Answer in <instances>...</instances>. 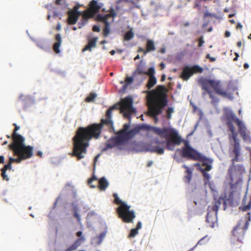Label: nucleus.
<instances>
[{
    "label": "nucleus",
    "instance_id": "obj_42",
    "mask_svg": "<svg viewBox=\"0 0 251 251\" xmlns=\"http://www.w3.org/2000/svg\"><path fill=\"white\" fill-rule=\"evenodd\" d=\"M136 73H137L140 75H145L146 74V72L144 71L143 68L138 67L134 73V74Z\"/></svg>",
    "mask_w": 251,
    "mask_h": 251
},
{
    "label": "nucleus",
    "instance_id": "obj_18",
    "mask_svg": "<svg viewBox=\"0 0 251 251\" xmlns=\"http://www.w3.org/2000/svg\"><path fill=\"white\" fill-rule=\"evenodd\" d=\"M121 144H122L119 140L117 139L116 136L112 137L111 138L107 140V141L106 142L104 150H106L108 149L113 148L116 147V146Z\"/></svg>",
    "mask_w": 251,
    "mask_h": 251
},
{
    "label": "nucleus",
    "instance_id": "obj_50",
    "mask_svg": "<svg viewBox=\"0 0 251 251\" xmlns=\"http://www.w3.org/2000/svg\"><path fill=\"white\" fill-rule=\"evenodd\" d=\"M93 30L95 32H99L100 31V28L99 26L95 25L93 27Z\"/></svg>",
    "mask_w": 251,
    "mask_h": 251
},
{
    "label": "nucleus",
    "instance_id": "obj_28",
    "mask_svg": "<svg viewBox=\"0 0 251 251\" xmlns=\"http://www.w3.org/2000/svg\"><path fill=\"white\" fill-rule=\"evenodd\" d=\"M108 186V182L104 177L101 178L99 181V188L101 190H105Z\"/></svg>",
    "mask_w": 251,
    "mask_h": 251
},
{
    "label": "nucleus",
    "instance_id": "obj_13",
    "mask_svg": "<svg viewBox=\"0 0 251 251\" xmlns=\"http://www.w3.org/2000/svg\"><path fill=\"white\" fill-rule=\"evenodd\" d=\"M184 147L181 150V154L184 158L191 159L193 160L199 159L201 156V153L190 146L188 141H184Z\"/></svg>",
    "mask_w": 251,
    "mask_h": 251
},
{
    "label": "nucleus",
    "instance_id": "obj_20",
    "mask_svg": "<svg viewBox=\"0 0 251 251\" xmlns=\"http://www.w3.org/2000/svg\"><path fill=\"white\" fill-rule=\"evenodd\" d=\"M85 241L84 236L80 237L77 239L75 242L65 251H73L77 248Z\"/></svg>",
    "mask_w": 251,
    "mask_h": 251
},
{
    "label": "nucleus",
    "instance_id": "obj_33",
    "mask_svg": "<svg viewBox=\"0 0 251 251\" xmlns=\"http://www.w3.org/2000/svg\"><path fill=\"white\" fill-rule=\"evenodd\" d=\"M201 171L203 174L204 177L203 181L205 185H206L209 181L210 178V175L208 173H206L205 170L203 169H201Z\"/></svg>",
    "mask_w": 251,
    "mask_h": 251
},
{
    "label": "nucleus",
    "instance_id": "obj_46",
    "mask_svg": "<svg viewBox=\"0 0 251 251\" xmlns=\"http://www.w3.org/2000/svg\"><path fill=\"white\" fill-rule=\"evenodd\" d=\"M207 17H216V15L215 14H212V13H209L208 11H206L204 13V15H203V17L204 18Z\"/></svg>",
    "mask_w": 251,
    "mask_h": 251
},
{
    "label": "nucleus",
    "instance_id": "obj_54",
    "mask_svg": "<svg viewBox=\"0 0 251 251\" xmlns=\"http://www.w3.org/2000/svg\"><path fill=\"white\" fill-rule=\"evenodd\" d=\"M37 45L39 47L41 48V49H43L44 48V44L43 43H38Z\"/></svg>",
    "mask_w": 251,
    "mask_h": 251
},
{
    "label": "nucleus",
    "instance_id": "obj_22",
    "mask_svg": "<svg viewBox=\"0 0 251 251\" xmlns=\"http://www.w3.org/2000/svg\"><path fill=\"white\" fill-rule=\"evenodd\" d=\"M13 125L15 126V128L11 135L13 142H16L25 139L22 135L17 133V131L19 129L20 127L18 126L16 124H14Z\"/></svg>",
    "mask_w": 251,
    "mask_h": 251
},
{
    "label": "nucleus",
    "instance_id": "obj_3",
    "mask_svg": "<svg viewBox=\"0 0 251 251\" xmlns=\"http://www.w3.org/2000/svg\"><path fill=\"white\" fill-rule=\"evenodd\" d=\"M168 89L165 86L158 85L151 91L147 92L149 112L151 116L156 117L162 112L167 105Z\"/></svg>",
    "mask_w": 251,
    "mask_h": 251
},
{
    "label": "nucleus",
    "instance_id": "obj_9",
    "mask_svg": "<svg viewBox=\"0 0 251 251\" xmlns=\"http://www.w3.org/2000/svg\"><path fill=\"white\" fill-rule=\"evenodd\" d=\"M223 203L226 209V202L224 199L220 198L218 199H215L211 205H209L207 208V214L206 221L208 226L211 227H214L215 223L217 221V212L220 206Z\"/></svg>",
    "mask_w": 251,
    "mask_h": 251
},
{
    "label": "nucleus",
    "instance_id": "obj_23",
    "mask_svg": "<svg viewBox=\"0 0 251 251\" xmlns=\"http://www.w3.org/2000/svg\"><path fill=\"white\" fill-rule=\"evenodd\" d=\"M97 40V37H94L89 40L88 44L83 49L82 51H84L87 50L91 51L92 48L96 47Z\"/></svg>",
    "mask_w": 251,
    "mask_h": 251
},
{
    "label": "nucleus",
    "instance_id": "obj_1",
    "mask_svg": "<svg viewBox=\"0 0 251 251\" xmlns=\"http://www.w3.org/2000/svg\"><path fill=\"white\" fill-rule=\"evenodd\" d=\"M118 109V105L115 104L107 110L105 118H102L100 123L93 124L85 127L78 128L75 136L73 138L72 153V155L75 156L77 160H80L85 157V154L87 153V148L89 146L90 140L92 139H99L104 126L109 131L114 130L112 113L114 110Z\"/></svg>",
    "mask_w": 251,
    "mask_h": 251
},
{
    "label": "nucleus",
    "instance_id": "obj_12",
    "mask_svg": "<svg viewBox=\"0 0 251 251\" xmlns=\"http://www.w3.org/2000/svg\"><path fill=\"white\" fill-rule=\"evenodd\" d=\"M116 16V13L115 10L111 8L110 13L104 15H102L101 14H98L96 17V20L98 22H102L104 23L105 26L103 30V34L104 36H107L110 33V28L109 25L110 23L108 22V20L109 18H112V22L113 21V18Z\"/></svg>",
    "mask_w": 251,
    "mask_h": 251
},
{
    "label": "nucleus",
    "instance_id": "obj_37",
    "mask_svg": "<svg viewBox=\"0 0 251 251\" xmlns=\"http://www.w3.org/2000/svg\"><path fill=\"white\" fill-rule=\"evenodd\" d=\"M74 212V217L76 218L77 220V221L80 223V215L78 213V208L77 206H75L73 208Z\"/></svg>",
    "mask_w": 251,
    "mask_h": 251
},
{
    "label": "nucleus",
    "instance_id": "obj_57",
    "mask_svg": "<svg viewBox=\"0 0 251 251\" xmlns=\"http://www.w3.org/2000/svg\"><path fill=\"white\" fill-rule=\"evenodd\" d=\"M82 232L79 231H78L76 232V236L79 237V238H80V237H82Z\"/></svg>",
    "mask_w": 251,
    "mask_h": 251
},
{
    "label": "nucleus",
    "instance_id": "obj_45",
    "mask_svg": "<svg viewBox=\"0 0 251 251\" xmlns=\"http://www.w3.org/2000/svg\"><path fill=\"white\" fill-rule=\"evenodd\" d=\"M78 8H79V6L76 5L74 7L73 10H70L69 11L73 12L74 13H75V14H78V13L79 14L81 15V12L80 11H78Z\"/></svg>",
    "mask_w": 251,
    "mask_h": 251
},
{
    "label": "nucleus",
    "instance_id": "obj_19",
    "mask_svg": "<svg viewBox=\"0 0 251 251\" xmlns=\"http://www.w3.org/2000/svg\"><path fill=\"white\" fill-rule=\"evenodd\" d=\"M67 14L68 15L67 22L69 25H74L76 24L80 16L78 13V14H75L73 12H70L69 11L67 12Z\"/></svg>",
    "mask_w": 251,
    "mask_h": 251
},
{
    "label": "nucleus",
    "instance_id": "obj_49",
    "mask_svg": "<svg viewBox=\"0 0 251 251\" xmlns=\"http://www.w3.org/2000/svg\"><path fill=\"white\" fill-rule=\"evenodd\" d=\"M206 238V237L202 238L201 240L199 241L197 244L196 245V246L198 245H203L205 243L204 242L205 239Z\"/></svg>",
    "mask_w": 251,
    "mask_h": 251
},
{
    "label": "nucleus",
    "instance_id": "obj_15",
    "mask_svg": "<svg viewBox=\"0 0 251 251\" xmlns=\"http://www.w3.org/2000/svg\"><path fill=\"white\" fill-rule=\"evenodd\" d=\"M88 5V9L92 13V14L95 15L100 11L103 6V4L102 3H98L96 0H92L89 2Z\"/></svg>",
    "mask_w": 251,
    "mask_h": 251
},
{
    "label": "nucleus",
    "instance_id": "obj_4",
    "mask_svg": "<svg viewBox=\"0 0 251 251\" xmlns=\"http://www.w3.org/2000/svg\"><path fill=\"white\" fill-rule=\"evenodd\" d=\"M199 84L201 85L202 90L205 91L211 99V102L214 104L219 101V99L215 97L211 89L218 95L223 97H227L228 95V88H224L220 80L201 78L199 80Z\"/></svg>",
    "mask_w": 251,
    "mask_h": 251
},
{
    "label": "nucleus",
    "instance_id": "obj_26",
    "mask_svg": "<svg viewBox=\"0 0 251 251\" xmlns=\"http://www.w3.org/2000/svg\"><path fill=\"white\" fill-rule=\"evenodd\" d=\"M12 163L9 161L7 164H6L4 166V167L1 169V176L2 177L3 179L6 180L8 181L9 180L7 176L6 175V171L7 170H12Z\"/></svg>",
    "mask_w": 251,
    "mask_h": 251
},
{
    "label": "nucleus",
    "instance_id": "obj_29",
    "mask_svg": "<svg viewBox=\"0 0 251 251\" xmlns=\"http://www.w3.org/2000/svg\"><path fill=\"white\" fill-rule=\"evenodd\" d=\"M182 167L186 170L185 173L187 174V175L185 176V178L186 179L187 182L189 183L191 180L192 172L186 165H183Z\"/></svg>",
    "mask_w": 251,
    "mask_h": 251
},
{
    "label": "nucleus",
    "instance_id": "obj_5",
    "mask_svg": "<svg viewBox=\"0 0 251 251\" xmlns=\"http://www.w3.org/2000/svg\"><path fill=\"white\" fill-rule=\"evenodd\" d=\"M8 147L13 151L14 155L20 156L24 160L30 158L33 154V147L29 145L26 146L25 139L12 142L8 145Z\"/></svg>",
    "mask_w": 251,
    "mask_h": 251
},
{
    "label": "nucleus",
    "instance_id": "obj_14",
    "mask_svg": "<svg viewBox=\"0 0 251 251\" xmlns=\"http://www.w3.org/2000/svg\"><path fill=\"white\" fill-rule=\"evenodd\" d=\"M203 69L198 65H194L191 67L186 66L182 69L180 77L183 80H187L194 74L201 73Z\"/></svg>",
    "mask_w": 251,
    "mask_h": 251
},
{
    "label": "nucleus",
    "instance_id": "obj_55",
    "mask_svg": "<svg viewBox=\"0 0 251 251\" xmlns=\"http://www.w3.org/2000/svg\"><path fill=\"white\" fill-rule=\"evenodd\" d=\"M4 160V157L2 155H0V164L3 163Z\"/></svg>",
    "mask_w": 251,
    "mask_h": 251
},
{
    "label": "nucleus",
    "instance_id": "obj_53",
    "mask_svg": "<svg viewBox=\"0 0 251 251\" xmlns=\"http://www.w3.org/2000/svg\"><path fill=\"white\" fill-rule=\"evenodd\" d=\"M145 49H144L142 47H140L138 49L137 52H144V54L145 55Z\"/></svg>",
    "mask_w": 251,
    "mask_h": 251
},
{
    "label": "nucleus",
    "instance_id": "obj_60",
    "mask_svg": "<svg viewBox=\"0 0 251 251\" xmlns=\"http://www.w3.org/2000/svg\"><path fill=\"white\" fill-rule=\"evenodd\" d=\"M59 14L58 12L55 11L53 12L52 16L53 17H56L59 16Z\"/></svg>",
    "mask_w": 251,
    "mask_h": 251
},
{
    "label": "nucleus",
    "instance_id": "obj_51",
    "mask_svg": "<svg viewBox=\"0 0 251 251\" xmlns=\"http://www.w3.org/2000/svg\"><path fill=\"white\" fill-rule=\"evenodd\" d=\"M129 127V124H125L124 125V127H123V128L122 129V130H124L125 131H128V129Z\"/></svg>",
    "mask_w": 251,
    "mask_h": 251
},
{
    "label": "nucleus",
    "instance_id": "obj_59",
    "mask_svg": "<svg viewBox=\"0 0 251 251\" xmlns=\"http://www.w3.org/2000/svg\"><path fill=\"white\" fill-rule=\"evenodd\" d=\"M194 166L198 167V169L201 171V167L200 164L197 163L194 164Z\"/></svg>",
    "mask_w": 251,
    "mask_h": 251
},
{
    "label": "nucleus",
    "instance_id": "obj_56",
    "mask_svg": "<svg viewBox=\"0 0 251 251\" xmlns=\"http://www.w3.org/2000/svg\"><path fill=\"white\" fill-rule=\"evenodd\" d=\"M230 35V33L228 31H226L225 33V37H229Z\"/></svg>",
    "mask_w": 251,
    "mask_h": 251
},
{
    "label": "nucleus",
    "instance_id": "obj_30",
    "mask_svg": "<svg viewBox=\"0 0 251 251\" xmlns=\"http://www.w3.org/2000/svg\"><path fill=\"white\" fill-rule=\"evenodd\" d=\"M156 83V79L154 75L149 76L148 82L147 84V87L148 89L152 88Z\"/></svg>",
    "mask_w": 251,
    "mask_h": 251
},
{
    "label": "nucleus",
    "instance_id": "obj_47",
    "mask_svg": "<svg viewBox=\"0 0 251 251\" xmlns=\"http://www.w3.org/2000/svg\"><path fill=\"white\" fill-rule=\"evenodd\" d=\"M198 41H199L198 46L199 47H201L203 45V44H204V41L203 40V37H200Z\"/></svg>",
    "mask_w": 251,
    "mask_h": 251
},
{
    "label": "nucleus",
    "instance_id": "obj_27",
    "mask_svg": "<svg viewBox=\"0 0 251 251\" xmlns=\"http://www.w3.org/2000/svg\"><path fill=\"white\" fill-rule=\"evenodd\" d=\"M126 131L121 129L117 133V135L116 138L119 140L122 144L126 142Z\"/></svg>",
    "mask_w": 251,
    "mask_h": 251
},
{
    "label": "nucleus",
    "instance_id": "obj_24",
    "mask_svg": "<svg viewBox=\"0 0 251 251\" xmlns=\"http://www.w3.org/2000/svg\"><path fill=\"white\" fill-rule=\"evenodd\" d=\"M155 46L153 41L151 39L147 40L146 48L145 50V55L148 52L154 51L155 50Z\"/></svg>",
    "mask_w": 251,
    "mask_h": 251
},
{
    "label": "nucleus",
    "instance_id": "obj_16",
    "mask_svg": "<svg viewBox=\"0 0 251 251\" xmlns=\"http://www.w3.org/2000/svg\"><path fill=\"white\" fill-rule=\"evenodd\" d=\"M196 161H199L202 163V165L205 166V168L204 169L206 171H209L212 169L211 164L213 162V160L206 157V156L202 155L201 153V156L199 159H196Z\"/></svg>",
    "mask_w": 251,
    "mask_h": 251
},
{
    "label": "nucleus",
    "instance_id": "obj_25",
    "mask_svg": "<svg viewBox=\"0 0 251 251\" xmlns=\"http://www.w3.org/2000/svg\"><path fill=\"white\" fill-rule=\"evenodd\" d=\"M140 128H134L130 130L126 131V142L133 138L135 135L139 132Z\"/></svg>",
    "mask_w": 251,
    "mask_h": 251
},
{
    "label": "nucleus",
    "instance_id": "obj_6",
    "mask_svg": "<svg viewBox=\"0 0 251 251\" xmlns=\"http://www.w3.org/2000/svg\"><path fill=\"white\" fill-rule=\"evenodd\" d=\"M151 130L155 134L166 139V147L168 150L172 149L171 148L172 143L178 145L181 142L180 137L178 135L176 131L173 129H170L167 128L161 129L158 127H152Z\"/></svg>",
    "mask_w": 251,
    "mask_h": 251
},
{
    "label": "nucleus",
    "instance_id": "obj_48",
    "mask_svg": "<svg viewBox=\"0 0 251 251\" xmlns=\"http://www.w3.org/2000/svg\"><path fill=\"white\" fill-rule=\"evenodd\" d=\"M206 58L209 59L210 62H214L216 60V58L214 57H211L209 54H207L206 55Z\"/></svg>",
    "mask_w": 251,
    "mask_h": 251
},
{
    "label": "nucleus",
    "instance_id": "obj_58",
    "mask_svg": "<svg viewBox=\"0 0 251 251\" xmlns=\"http://www.w3.org/2000/svg\"><path fill=\"white\" fill-rule=\"evenodd\" d=\"M166 79V75L163 74L161 76V81H165Z\"/></svg>",
    "mask_w": 251,
    "mask_h": 251
},
{
    "label": "nucleus",
    "instance_id": "obj_32",
    "mask_svg": "<svg viewBox=\"0 0 251 251\" xmlns=\"http://www.w3.org/2000/svg\"><path fill=\"white\" fill-rule=\"evenodd\" d=\"M150 151L152 152H156L159 154H162L164 153V150L163 148H160L158 146L152 147L150 149Z\"/></svg>",
    "mask_w": 251,
    "mask_h": 251
},
{
    "label": "nucleus",
    "instance_id": "obj_64",
    "mask_svg": "<svg viewBox=\"0 0 251 251\" xmlns=\"http://www.w3.org/2000/svg\"><path fill=\"white\" fill-rule=\"evenodd\" d=\"M152 161H149V162L148 163V164H147V167H151V166L152 165Z\"/></svg>",
    "mask_w": 251,
    "mask_h": 251
},
{
    "label": "nucleus",
    "instance_id": "obj_39",
    "mask_svg": "<svg viewBox=\"0 0 251 251\" xmlns=\"http://www.w3.org/2000/svg\"><path fill=\"white\" fill-rule=\"evenodd\" d=\"M96 94L95 93H90V94L86 98L85 100L87 102H90L91 101L94 100L96 98Z\"/></svg>",
    "mask_w": 251,
    "mask_h": 251
},
{
    "label": "nucleus",
    "instance_id": "obj_8",
    "mask_svg": "<svg viewBox=\"0 0 251 251\" xmlns=\"http://www.w3.org/2000/svg\"><path fill=\"white\" fill-rule=\"evenodd\" d=\"M234 158L231 159L232 165L228 169V174L230 177L229 184L230 189L233 192L236 190L242 182L241 175L245 173V170L242 165H235L236 161H232Z\"/></svg>",
    "mask_w": 251,
    "mask_h": 251
},
{
    "label": "nucleus",
    "instance_id": "obj_62",
    "mask_svg": "<svg viewBox=\"0 0 251 251\" xmlns=\"http://www.w3.org/2000/svg\"><path fill=\"white\" fill-rule=\"evenodd\" d=\"M242 28V25L240 23H238V24L236 25V28L238 29V28Z\"/></svg>",
    "mask_w": 251,
    "mask_h": 251
},
{
    "label": "nucleus",
    "instance_id": "obj_52",
    "mask_svg": "<svg viewBox=\"0 0 251 251\" xmlns=\"http://www.w3.org/2000/svg\"><path fill=\"white\" fill-rule=\"evenodd\" d=\"M141 227H142V223L141 222H138L137 224L136 227L135 228L138 230L139 229L141 228Z\"/></svg>",
    "mask_w": 251,
    "mask_h": 251
},
{
    "label": "nucleus",
    "instance_id": "obj_17",
    "mask_svg": "<svg viewBox=\"0 0 251 251\" xmlns=\"http://www.w3.org/2000/svg\"><path fill=\"white\" fill-rule=\"evenodd\" d=\"M81 15L82 16V20L81 23L79 24L81 25L79 27V28H80L81 26L84 25L87 23L89 18H93L95 16L94 14H92V13L88 9L84 10L81 12Z\"/></svg>",
    "mask_w": 251,
    "mask_h": 251
},
{
    "label": "nucleus",
    "instance_id": "obj_43",
    "mask_svg": "<svg viewBox=\"0 0 251 251\" xmlns=\"http://www.w3.org/2000/svg\"><path fill=\"white\" fill-rule=\"evenodd\" d=\"M97 179V178L96 176H92V177H91V178H90L88 180V184L90 185L91 187L95 188V186L92 185L91 183L93 181L96 180Z\"/></svg>",
    "mask_w": 251,
    "mask_h": 251
},
{
    "label": "nucleus",
    "instance_id": "obj_36",
    "mask_svg": "<svg viewBox=\"0 0 251 251\" xmlns=\"http://www.w3.org/2000/svg\"><path fill=\"white\" fill-rule=\"evenodd\" d=\"M18 158H14L13 157H10L9 158V161L10 162V163H20L22 161L24 160L20 156H17Z\"/></svg>",
    "mask_w": 251,
    "mask_h": 251
},
{
    "label": "nucleus",
    "instance_id": "obj_63",
    "mask_svg": "<svg viewBox=\"0 0 251 251\" xmlns=\"http://www.w3.org/2000/svg\"><path fill=\"white\" fill-rule=\"evenodd\" d=\"M56 29L57 30H60L61 29V25L60 24V23H58L56 26Z\"/></svg>",
    "mask_w": 251,
    "mask_h": 251
},
{
    "label": "nucleus",
    "instance_id": "obj_41",
    "mask_svg": "<svg viewBox=\"0 0 251 251\" xmlns=\"http://www.w3.org/2000/svg\"><path fill=\"white\" fill-rule=\"evenodd\" d=\"M133 81V78L131 76H127L125 79L126 84L125 85V87H126L127 85L131 83Z\"/></svg>",
    "mask_w": 251,
    "mask_h": 251
},
{
    "label": "nucleus",
    "instance_id": "obj_11",
    "mask_svg": "<svg viewBox=\"0 0 251 251\" xmlns=\"http://www.w3.org/2000/svg\"><path fill=\"white\" fill-rule=\"evenodd\" d=\"M249 223L247 221L240 220L232 230V235L235 240L242 242L247 229Z\"/></svg>",
    "mask_w": 251,
    "mask_h": 251
},
{
    "label": "nucleus",
    "instance_id": "obj_2",
    "mask_svg": "<svg viewBox=\"0 0 251 251\" xmlns=\"http://www.w3.org/2000/svg\"><path fill=\"white\" fill-rule=\"evenodd\" d=\"M224 114L222 117L226 122L228 128V139L229 143V153L230 156H234L232 161H239L241 148L239 139L237 138L238 132L236 131L234 124H236L238 127V131L244 141L251 142V137L248 133L246 127L242 121L237 118L234 113L228 108L225 107L223 109Z\"/></svg>",
    "mask_w": 251,
    "mask_h": 251
},
{
    "label": "nucleus",
    "instance_id": "obj_10",
    "mask_svg": "<svg viewBox=\"0 0 251 251\" xmlns=\"http://www.w3.org/2000/svg\"><path fill=\"white\" fill-rule=\"evenodd\" d=\"M133 103V99L131 97L128 96L122 100L120 103V112L123 114L125 118L130 120V114L135 113L136 110L132 105Z\"/></svg>",
    "mask_w": 251,
    "mask_h": 251
},
{
    "label": "nucleus",
    "instance_id": "obj_35",
    "mask_svg": "<svg viewBox=\"0 0 251 251\" xmlns=\"http://www.w3.org/2000/svg\"><path fill=\"white\" fill-rule=\"evenodd\" d=\"M55 4L61 5L63 8H66L68 6V4L67 3L66 0H56Z\"/></svg>",
    "mask_w": 251,
    "mask_h": 251
},
{
    "label": "nucleus",
    "instance_id": "obj_40",
    "mask_svg": "<svg viewBox=\"0 0 251 251\" xmlns=\"http://www.w3.org/2000/svg\"><path fill=\"white\" fill-rule=\"evenodd\" d=\"M174 112V108L172 107H169L167 110V118L170 119L172 118V113Z\"/></svg>",
    "mask_w": 251,
    "mask_h": 251
},
{
    "label": "nucleus",
    "instance_id": "obj_34",
    "mask_svg": "<svg viewBox=\"0 0 251 251\" xmlns=\"http://www.w3.org/2000/svg\"><path fill=\"white\" fill-rule=\"evenodd\" d=\"M134 37V33L132 29H131L127 31L124 36V40L126 41H129Z\"/></svg>",
    "mask_w": 251,
    "mask_h": 251
},
{
    "label": "nucleus",
    "instance_id": "obj_21",
    "mask_svg": "<svg viewBox=\"0 0 251 251\" xmlns=\"http://www.w3.org/2000/svg\"><path fill=\"white\" fill-rule=\"evenodd\" d=\"M55 39L56 42L53 45V50L56 53H59L60 51L59 48L62 43L61 35L59 33L56 34L55 36Z\"/></svg>",
    "mask_w": 251,
    "mask_h": 251
},
{
    "label": "nucleus",
    "instance_id": "obj_61",
    "mask_svg": "<svg viewBox=\"0 0 251 251\" xmlns=\"http://www.w3.org/2000/svg\"><path fill=\"white\" fill-rule=\"evenodd\" d=\"M166 52V49L164 48H162L160 50V52L161 53H164Z\"/></svg>",
    "mask_w": 251,
    "mask_h": 251
},
{
    "label": "nucleus",
    "instance_id": "obj_38",
    "mask_svg": "<svg viewBox=\"0 0 251 251\" xmlns=\"http://www.w3.org/2000/svg\"><path fill=\"white\" fill-rule=\"evenodd\" d=\"M138 233V230L136 228H132L128 236V238L134 237Z\"/></svg>",
    "mask_w": 251,
    "mask_h": 251
},
{
    "label": "nucleus",
    "instance_id": "obj_31",
    "mask_svg": "<svg viewBox=\"0 0 251 251\" xmlns=\"http://www.w3.org/2000/svg\"><path fill=\"white\" fill-rule=\"evenodd\" d=\"M106 235V232L103 231L100 233L99 235L94 238V240H96L97 244L100 245L102 242L104 238Z\"/></svg>",
    "mask_w": 251,
    "mask_h": 251
},
{
    "label": "nucleus",
    "instance_id": "obj_44",
    "mask_svg": "<svg viewBox=\"0 0 251 251\" xmlns=\"http://www.w3.org/2000/svg\"><path fill=\"white\" fill-rule=\"evenodd\" d=\"M155 73V70L153 68L151 67L149 69L148 71L146 72V74L149 75V76L151 75H154V74Z\"/></svg>",
    "mask_w": 251,
    "mask_h": 251
},
{
    "label": "nucleus",
    "instance_id": "obj_7",
    "mask_svg": "<svg viewBox=\"0 0 251 251\" xmlns=\"http://www.w3.org/2000/svg\"><path fill=\"white\" fill-rule=\"evenodd\" d=\"M113 196L114 197V203L120 205L117 208V212L119 217L125 223H132L135 218L134 211L130 210V206L127 205L125 202H123L119 199L117 194L114 193Z\"/></svg>",
    "mask_w": 251,
    "mask_h": 251
}]
</instances>
